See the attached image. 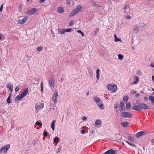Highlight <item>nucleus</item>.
<instances>
[{
	"label": "nucleus",
	"mask_w": 154,
	"mask_h": 154,
	"mask_svg": "<svg viewBox=\"0 0 154 154\" xmlns=\"http://www.w3.org/2000/svg\"><path fill=\"white\" fill-rule=\"evenodd\" d=\"M91 3L92 4V5L94 6H95L97 5V3L94 2L92 1L91 2Z\"/></svg>",
	"instance_id": "3c124183"
},
{
	"label": "nucleus",
	"mask_w": 154,
	"mask_h": 154,
	"mask_svg": "<svg viewBox=\"0 0 154 154\" xmlns=\"http://www.w3.org/2000/svg\"><path fill=\"white\" fill-rule=\"evenodd\" d=\"M119 107V104L118 103H116L114 107L115 109H117Z\"/></svg>",
	"instance_id": "c03bdc74"
},
{
	"label": "nucleus",
	"mask_w": 154,
	"mask_h": 154,
	"mask_svg": "<svg viewBox=\"0 0 154 154\" xmlns=\"http://www.w3.org/2000/svg\"><path fill=\"white\" fill-rule=\"evenodd\" d=\"M56 122V120H54L51 124V128L53 129V131H54V130L55 124Z\"/></svg>",
	"instance_id": "aec40b11"
},
{
	"label": "nucleus",
	"mask_w": 154,
	"mask_h": 154,
	"mask_svg": "<svg viewBox=\"0 0 154 154\" xmlns=\"http://www.w3.org/2000/svg\"><path fill=\"white\" fill-rule=\"evenodd\" d=\"M82 9V7L81 5H78L76 8V10L78 12L79 11H81Z\"/></svg>",
	"instance_id": "c756f323"
},
{
	"label": "nucleus",
	"mask_w": 154,
	"mask_h": 154,
	"mask_svg": "<svg viewBox=\"0 0 154 154\" xmlns=\"http://www.w3.org/2000/svg\"><path fill=\"white\" fill-rule=\"evenodd\" d=\"M128 99V96H125L123 97V100L124 101H127Z\"/></svg>",
	"instance_id": "72a5a7b5"
},
{
	"label": "nucleus",
	"mask_w": 154,
	"mask_h": 154,
	"mask_svg": "<svg viewBox=\"0 0 154 154\" xmlns=\"http://www.w3.org/2000/svg\"><path fill=\"white\" fill-rule=\"evenodd\" d=\"M118 57L119 58L120 60H122L123 59V56L121 54H119L118 55Z\"/></svg>",
	"instance_id": "c9c22d12"
},
{
	"label": "nucleus",
	"mask_w": 154,
	"mask_h": 154,
	"mask_svg": "<svg viewBox=\"0 0 154 154\" xmlns=\"http://www.w3.org/2000/svg\"><path fill=\"white\" fill-rule=\"evenodd\" d=\"M110 152V154H116V150H112V149H111Z\"/></svg>",
	"instance_id": "58836bf2"
},
{
	"label": "nucleus",
	"mask_w": 154,
	"mask_h": 154,
	"mask_svg": "<svg viewBox=\"0 0 154 154\" xmlns=\"http://www.w3.org/2000/svg\"><path fill=\"white\" fill-rule=\"evenodd\" d=\"M65 32H70L72 31V29L71 28H69V29H65Z\"/></svg>",
	"instance_id": "ea45409f"
},
{
	"label": "nucleus",
	"mask_w": 154,
	"mask_h": 154,
	"mask_svg": "<svg viewBox=\"0 0 154 154\" xmlns=\"http://www.w3.org/2000/svg\"><path fill=\"white\" fill-rule=\"evenodd\" d=\"M22 4H20L19 5V10L21 8V7H22Z\"/></svg>",
	"instance_id": "338daca9"
},
{
	"label": "nucleus",
	"mask_w": 154,
	"mask_h": 154,
	"mask_svg": "<svg viewBox=\"0 0 154 154\" xmlns=\"http://www.w3.org/2000/svg\"><path fill=\"white\" fill-rule=\"evenodd\" d=\"M48 133L47 131H45L43 133V135H48Z\"/></svg>",
	"instance_id": "680f3d73"
},
{
	"label": "nucleus",
	"mask_w": 154,
	"mask_h": 154,
	"mask_svg": "<svg viewBox=\"0 0 154 154\" xmlns=\"http://www.w3.org/2000/svg\"><path fill=\"white\" fill-rule=\"evenodd\" d=\"M27 19V17H25L23 18L22 20H18V23L20 24H23L25 23Z\"/></svg>",
	"instance_id": "9b49d317"
},
{
	"label": "nucleus",
	"mask_w": 154,
	"mask_h": 154,
	"mask_svg": "<svg viewBox=\"0 0 154 154\" xmlns=\"http://www.w3.org/2000/svg\"><path fill=\"white\" fill-rule=\"evenodd\" d=\"M81 133L82 134H84L85 133V131L83 129L81 130L80 131Z\"/></svg>",
	"instance_id": "4d7b16f0"
},
{
	"label": "nucleus",
	"mask_w": 154,
	"mask_h": 154,
	"mask_svg": "<svg viewBox=\"0 0 154 154\" xmlns=\"http://www.w3.org/2000/svg\"><path fill=\"white\" fill-rule=\"evenodd\" d=\"M122 9L124 12L126 14H128L130 11L129 7L126 5L123 6Z\"/></svg>",
	"instance_id": "1a4fd4ad"
},
{
	"label": "nucleus",
	"mask_w": 154,
	"mask_h": 154,
	"mask_svg": "<svg viewBox=\"0 0 154 154\" xmlns=\"http://www.w3.org/2000/svg\"><path fill=\"white\" fill-rule=\"evenodd\" d=\"M131 106V104L130 103H128L126 105V108L127 109L129 110Z\"/></svg>",
	"instance_id": "473e14b6"
},
{
	"label": "nucleus",
	"mask_w": 154,
	"mask_h": 154,
	"mask_svg": "<svg viewBox=\"0 0 154 154\" xmlns=\"http://www.w3.org/2000/svg\"><path fill=\"white\" fill-rule=\"evenodd\" d=\"M100 77V70L97 69L96 70V78L97 79L99 80Z\"/></svg>",
	"instance_id": "412c9836"
},
{
	"label": "nucleus",
	"mask_w": 154,
	"mask_h": 154,
	"mask_svg": "<svg viewBox=\"0 0 154 154\" xmlns=\"http://www.w3.org/2000/svg\"><path fill=\"white\" fill-rule=\"evenodd\" d=\"M152 80L153 82H154V76H152Z\"/></svg>",
	"instance_id": "774afa93"
},
{
	"label": "nucleus",
	"mask_w": 154,
	"mask_h": 154,
	"mask_svg": "<svg viewBox=\"0 0 154 154\" xmlns=\"http://www.w3.org/2000/svg\"><path fill=\"white\" fill-rule=\"evenodd\" d=\"M35 125L39 126H42V124L41 122H40L39 121H37L35 123Z\"/></svg>",
	"instance_id": "2f4dec72"
},
{
	"label": "nucleus",
	"mask_w": 154,
	"mask_h": 154,
	"mask_svg": "<svg viewBox=\"0 0 154 154\" xmlns=\"http://www.w3.org/2000/svg\"><path fill=\"white\" fill-rule=\"evenodd\" d=\"M107 88L109 90L111 91L112 92H115L117 90V86L116 85H112L109 84L107 85Z\"/></svg>",
	"instance_id": "f03ea898"
},
{
	"label": "nucleus",
	"mask_w": 154,
	"mask_h": 154,
	"mask_svg": "<svg viewBox=\"0 0 154 154\" xmlns=\"http://www.w3.org/2000/svg\"><path fill=\"white\" fill-rule=\"evenodd\" d=\"M10 97H11V96L10 95L9 96V97H8V98L7 99V102L8 103H11V102L10 101H11V99L10 98Z\"/></svg>",
	"instance_id": "a19ab883"
},
{
	"label": "nucleus",
	"mask_w": 154,
	"mask_h": 154,
	"mask_svg": "<svg viewBox=\"0 0 154 154\" xmlns=\"http://www.w3.org/2000/svg\"><path fill=\"white\" fill-rule=\"evenodd\" d=\"M10 147V146L9 144L3 146L0 149V154H2L3 153H6Z\"/></svg>",
	"instance_id": "7ed1b4c3"
},
{
	"label": "nucleus",
	"mask_w": 154,
	"mask_h": 154,
	"mask_svg": "<svg viewBox=\"0 0 154 154\" xmlns=\"http://www.w3.org/2000/svg\"><path fill=\"white\" fill-rule=\"evenodd\" d=\"M132 109L140 111L139 109L138 105L133 106L132 107Z\"/></svg>",
	"instance_id": "6ab92c4d"
},
{
	"label": "nucleus",
	"mask_w": 154,
	"mask_h": 154,
	"mask_svg": "<svg viewBox=\"0 0 154 154\" xmlns=\"http://www.w3.org/2000/svg\"><path fill=\"white\" fill-rule=\"evenodd\" d=\"M74 21L73 20H71L69 23V26H71L72 25L74 24Z\"/></svg>",
	"instance_id": "8fccbe9b"
},
{
	"label": "nucleus",
	"mask_w": 154,
	"mask_h": 154,
	"mask_svg": "<svg viewBox=\"0 0 154 154\" xmlns=\"http://www.w3.org/2000/svg\"><path fill=\"white\" fill-rule=\"evenodd\" d=\"M4 37V35L2 34H0V40H2Z\"/></svg>",
	"instance_id": "603ef678"
},
{
	"label": "nucleus",
	"mask_w": 154,
	"mask_h": 154,
	"mask_svg": "<svg viewBox=\"0 0 154 154\" xmlns=\"http://www.w3.org/2000/svg\"><path fill=\"white\" fill-rule=\"evenodd\" d=\"M149 100L151 101L152 104H154V97L152 96H150L149 98Z\"/></svg>",
	"instance_id": "a211bd4d"
},
{
	"label": "nucleus",
	"mask_w": 154,
	"mask_h": 154,
	"mask_svg": "<svg viewBox=\"0 0 154 154\" xmlns=\"http://www.w3.org/2000/svg\"><path fill=\"white\" fill-rule=\"evenodd\" d=\"M134 81L132 83V84H138L139 81L138 77V76H134Z\"/></svg>",
	"instance_id": "4468645a"
},
{
	"label": "nucleus",
	"mask_w": 154,
	"mask_h": 154,
	"mask_svg": "<svg viewBox=\"0 0 154 154\" xmlns=\"http://www.w3.org/2000/svg\"><path fill=\"white\" fill-rule=\"evenodd\" d=\"M88 72L89 73L90 75H92L93 74V72L91 69L90 68H88Z\"/></svg>",
	"instance_id": "4c0bfd02"
},
{
	"label": "nucleus",
	"mask_w": 154,
	"mask_h": 154,
	"mask_svg": "<svg viewBox=\"0 0 154 154\" xmlns=\"http://www.w3.org/2000/svg\"><path fill=\"white\" fill-rule=\"evenodd\" d=\"M59 140V138L57 137H55L54 139V141L55 143H57V142Z\"/></svg>",
	"instance_id": "37998d69"
},
{
	"label": "nucleus",
	"mask_w": 154,
	"mask_h": 154,
	"mask_svg": "<svg viewBox=\"0 0 154 154\" xmlns=\"http://www.w3.org/2000/svg\"><path fill=\"white\" fill-rule=\"evenodd\" d=\"M152 134V135L154 134V131H152L151 132H147L145 131H141L137 133L135 135H144L145 134Z\"/></svg>",
	"instance_id": "6e6552de"
},
{
	"label": "nucleus",
	"mask_w": 154,
	"mask_h": 154,
	"mask_svg": "<svg viewBox=\"0 0 154 154\" xmlns=\"http://www.w3.org/2000/svg\"><path fill=\"white\" fill-rule=\"evenodd\" d=\"M121 115L122 117L128 118H131L133 116V115L130 112H121Z\"/></svg>",
	"instance_id": "39448f33"
},
{
	"label": "nucleus",
	"mask_w": 154,
	"mask_h": 154,
	"mask_svg": "<svg viewBox=\"0 0 154 154\" xmlns=\"http://www.w3.org/2000/svg\"><path fill=\"white\" fill-rule=\"evenodd\" d=\"M125 108L124 103L123 101H121L120 103V109L121 113L124 110Z\"/></svg>",
	"instance_id": "f8f14e48"
},
{
	"label": "nucleus",
	"mask_w": 154,
	"mask_h": 154,
	"mask_svg": "<svg viewBox=\"0 0 154 154\" xmlns=\"http://www.w3.org/2000/svg\"><path fill=\"white\" fill-rule=\"evenodd\" d=\"M77 12H78L77 11V10H76V9L73 10L70 14L71 16H72L76 14Z\"/></svg>",
	"instance_id": "b1692460"
},
{
	"label": "nucleus",
	"mask_w": 154,
	"mask_h": 154,
	"mask_svg": "<svg viewBox=\"0 0 154 154\" xmlns=\"http://www.w3.org/2000/svg\"><path fill=\"white\" fill-rule=\"evenodd\" d=\"M58 94L57 91V90H56L54 91V94L52 98V100H53L54 102H55V103H56L57 102L56 101L57 100V97L58 96Z\"/></svg>",
	"instance_id": "9d476101"
},
{
	"label": "nucleus",
	"mask_w": 154,
	"mask_h": 154,
	"mask_svg": "<svg viewBox=\"0 0 154 154\" xmlns=\"http://www.w3.org/2000/svg\"><path fill=\"white\" fill-rule=\"evenodd\" d=\"M126 142L129 145L131 146H133L136 147V146L134 145L133 144L131 143H130L128 142V141H126Z\"/></svg>",
	"instance_id": "49530a36"
},
{
	"label": "nucleus",
	"mask_w": 154,
	"mask_h": 154,
	"mask_svg": "<svg viewBox=\"0 0 154 154\" xmlns=\"http://www.w3.org/2000/svg\"><path fill=\"white\" fill-rule=\"evenodd\" d=\"M93 100L94 102L97 103H99L101 102L100 99L97 97H94Z\"/></svg>",
	"instance_id": "dca6fc26"
},
{
	"label": "nucleus",
	"mask_w": 154,
	"mask_h": 154,
	"mask_svg": "<svg viewBox=\"0 0 154 154\" xmlns=\"http://www.w3.org/2000/svg\"><path fill=\"white\" fill-rule=\"evenodd\" d=\"M49 83L51 88L52 89H53L54 85V80L52 77L50 78L49 80Z\"/></svg>",
	"instance_id": "423d86ee"
},
{
	"label": "nucleus",
	"mask_w": 154,
	"mask_h": 154,
	"mask_svg": "<svg viewBox=\"0 0 154 154\" xmlns=\"http://www.w3.org/2000/svg\"><path fill=\"white\" fill-rule=\"evenodd\" d=\"M37 9L36 8L29 9V14L32 15L35 13L37 11Z\"/></svg>",
	"instance_id": "2eb2a0df"
},
{
	"label": "nucleus",
	"mask_w": 154,
	"mask_h": 154,
	"mask_svg": "<svg viewBox=\"0 0 154 154\" xmlns=\"http://www.w3.org/2000/svg\"><path fill=\"white\" fill-rule=\"evenodd\" d=\"M87 119V118L85 116H83L82 117V119L84 121H86Z\"/></svg>",
	"instance_id": "bf43d9fd"
},
{
	"label": "nucleus",
	"mask_w": 154,
	"mask_h": 154,
	"mask_svg": "<svg viewBox=\"0 0 154 154\" xmlns=\"http://www.w3.org/2000/svg\"><path fill=\"white\" fill-rule=\"evenodd\" d=\"M139 28L137 25L134 26L133 28V31L135 33H137L139 31Z\"/></svg>",
	"instance_id": "ddd939ff"
},
{
	"label": "nucleus",
	"mask_w": 154,
	"mask_h": 154,
	"mask_svg": "<svg viewBox=\"0 0 154 154\" xmlns=\"http://www.w3.org/2000/svg\"><path fill=\"white\" fill-rule=\"evenodd\" d=\"M7 87L8 88L11 92L13 91V86L11 84L9 83L8 84Z\"/></svg>",
	"instance_id": "f3484780"
},
{
	"label": "nucleus",
	"mask_w": 154,
	"mask_h": 154,
	"mask_svg": "<svg viewBox=\"0 0 154 154\" xmlns=\"http://www.w3.org/2000/svg\"><path fill=\"white\" fill-rule=\"evenodd\" d=\"M126 18L127 19H130L131 18V17L129 15H128L126 16Z\"/></svg>",
	"instance_id": "e2e57ef3"
},
{
	"label": "nucleus",
	"mask_w": 154,
	"mask_h": 154,
	"mask_svg": "<svg viewBox=\"0 0 154 154\" xmlns=\"http://www.w3.org/2000/svg\"><path fill=\"white\" fill-rule=\"evenodd\" d=\"M91 132L92 134H97V131L96 129H91Z\"/></svg>",
	"instance_id": "a878e982"
},
{
	"label": "nucleus",
	"mask_w": 154,
	"mask_h": 154,
	"mask_svg": "<svg viewBox=\"0 0 154 154\" xmlns=\"http://www.w3.org/2000/svg\"><path fill=\"white\" fill-rule=\"evenodd\" d=\"M110 150H109L103 154H110Z\"/></svg>",
	"instance_id": "5fc2aeb1"
},
{
	"label": "nucleus",
	"mask_w": 154,
	"mask_h": 154,
	"mask_svg": "<svg viewBox=\"0 0 154 154\" xmlns=\"http://www.w3.org/2000/svg\"><path fill=\"white\" fill-rule=\"evenodd\" d=\"M98 106L101 109H104V105L103 103H99L98 104Z\"/></svg>",
	"instance_id": "cd10ccee"
},
{
	"label": "nucleus",
	"mask_w": 154,
	"mask_h": 154,
	"mask_svg": "<svg viewBox=\"0 0 154 154\" xmlns=\"http://www.w3.org/2000/svg\"><path fill=\"white\" fill-rule=\"evenodd\" d=\"M3 8V4H2V5L0 6V12H1Z\"/></svg>",
	"instance_id": "13d9d810"
},
{
	"label": "nucleus",
	"mask_w": 154,
	"mask_h": 154,
	"mask_svg": "<svg viewBox=\"0 0 154 154\" xmlns=\"http://www.w3.org/2000/svg\"><path fill=\"white\" fill-rule=\"evenodd\" d=\"M58 11L60 13H62L63 12V9L62 8L59 7L58 8Z\"/></svg>",
	"instance_id": "c85d7f7f"
},
{
	"label": "nucleus",
	"mask_w": 154,
	"mask_h": 154,
	"mask_svg": "<svg viewBox=\"0 0 154 154\" xmlns=\"http://www.w3.org/2000/svg\"><path fill=\"white\" fill-rule=\"evenodd\" d=\"M114 37L115 38V42L121 41V39L117 38L116 35H114Z\"/></svg>",
	"instance_id": "7c9ffc66"
},
{
	"label": "nucleus",
	"mask_w": 154,
	"mask_h": 154,
	"mask_svg": "<svg viewBox=\"0 0 154 154\" xmlns=\"http://www.w3.org/2000/svg\"><path fill=\"white\" fill-rule=\"evenodd\" d=\"M42 83H43V82H42L41 85V92H42V91H43Z\"/></svg>",
	"instance_id": "052dcab7"
},
{
	"label": "nucleus",
	"mask_w": 154,
	"mask_h": 154,
	"mask_svg": "<svg viewBox=\"0 0 154 154\" xmlns=\"http://www.w3.org/2000/svg\"><path fill=\"white\" fill-rule=\"evenodd\" d=\"M28 93V88H26L23 92L16 96L15 100L16 101H19L22 99Z\"/></svg>",
	"instance_id": "f257e3e1"
},
{
	"label": "nucleus",
	"mask_w": 154,
	"mask_h": 154,
	"mask_svg": "<svg viewBox=\"0 0 154 154\" xmlns=\"http://www.w3.org/2000/svg\"><path fill=\"white\" fill-rule=\"evenodd\" d=\"M59 32L61 34H63L65 32V29H63L60 30L59 31Z\"/></svg>",
	"instance_id": "f704fd0d"
},
{
	"label": "nucleus",
	"mask_w": 154,
	"mask_h": 154,
	"mask_svg": "<svg viewBox=\"0 0 154 154\" xmlns=\"http://www.w3.org/2000/svg\"><path fill=\"white\" fill-rule=\"evenodd\" d=\"M138 106L140 110L142 109H149V107L145 104L141 103L138 105Z\"/></svg>",
	"instance_id": "0eeeda50"
},
{
	"label": "nucleus",
	"mask_w": 154,
	"mask_h": 154,
	"mask_svg": "<svg viewBox=\"0 0 154 154\" xmlns=\"http://www.w3.org/2000/svg\"><path fill=\"white\" fill-rule=\"evenodd\" d=\"M99 28H98V29H97L96 30V31H95L94 33L93 34V35H95L97 33V32L99 30Z\"/></svg>",
	"instance_id": "864d4df0"
},
{
	"label": "nucleus",
	"mask_w": 154,
	"mask_h": 154,
	"mask_svg": "<svg viewBox=\"0 0 154 154\" xmlns=\"http://www.w3.org/2000/svg\"><path fill=\"white\" fill-rule=\"evenodd\" d=\"M66 3L69 5H73L74 4L73 2L71 0H67Z\"/></svg>",
	"instance_id": "bb28decb"
},
{
	"label": "nucleus",
	"mask_w": 154,
	"mask_h": 154,
	"mask_svg": "<svg viewBox=\"0 0 154 154\" xmlns=\"http://www.w3.org/2000/svg\"><path fill=\"white\" fill-rule=\"evenodd\" d=\"M61 150V147H59L58 148V149L56 150V152L57 153H59Z\"/></svg>",
	"instance_id": "09e8293b"
},
{
	"label": "nucleus",
	"mask_w": 154,
	"mask_h": 154,
	"mask_svg": "<svg viewBox=\"0 0 154 154\" xmlns=\"http://www.w3.org/2000/svg\"><path fill=\"white\" fill-rule=\"evenodd\" d=\"M77 32L79 33H80L82 36H84V33L81 30H78L77 31Z\"/></svg>",
	"instance_id": "a18cd8bd"
},
{
	"label": "nucleus",
	"mask_w": 154,
	"mask_h": 154,
	"mask_svg": "<svg viewBox=\"0 0 154 154\" xmlns=\"http://www.w3.org/2000/svg\"><path fill=\"white\" fill-rule=\"evenodd\" d=\"M43 49V48L42 47H38L37 48V50L39 51H41Z\"/></svg>",
	"instance_id": "de8ad7c7"
},
{
	"label": "nucleus",
	"mask_w": 154,
	"mask_h": 154,
	"mask_svg": "<svg viewBox=\"0 0 154 154\" xmlns=\"http://www.w3.org/2000/svg\"><path fill=\"white\" fill-rule=\"evenodd\" d=\"M110 138H111L112 139H116V140H120L121 139L122 137L120 136V137H119V138H117L116 137V135H115V137H113V138L111 137H110Z\"/></svg>",
	"instance_id": "79ce46f5"
},
{
	"label": "nucleus",
	"mask_w": 154,
	"mask_h": 154,
	"mask_svg": "<svg viewBox=\"0 0 154 154\" xmlns=\"http://www.w3.org/2000/svg\"><path fill=\"white\" fill-rule=\"evenodd\" d=\"M130 92L132 94H135L136 93L137 91H134V90H131L130 91Z\"/></svg>",
	"instance_id": "6e6d98bb"
},
{
	"label": "nucleus",
	"mask_w": 154,
	"mask_h": 154,
	"mask_svg": "<svg viewBox=\"0 0 154 154\" xmlns=\"http://www.w3.org/2000/svg\"><path fill=\"white\" fill-rule=\"evenodd\" d=\"M122 126L124 127H127L128 126V124L126 122H123L121 124Z\"/></svg>",
	"instance_id": "5701e85b"
},
{
	"label": "nucleus",
	"mask_w": 154,
	"mask_h": 154,
	"mask_svg": "<svg viewBox=\"0 0 154 154\" xmlns=\"http://www.w3.org/2000/svg\"><path fill=\"white\" fill-rule=\"evenodd\" d=\"M21 88V87L20 86L18 85L15 88V91L16 92L18 91H19L20 88Z\"/></svg>",
	"instance_id": "e433bc0d"
},
{
	"label": "nucleus",
	"mask_w": 154,
	"mask_h": 154,
	"mask_svg": "<svg viewBox=\"0 0 154 154\" xmlns=\"http://www.w3.org/2000/svg\"><path fill=\"white\" fill-rule=\"evenodd\" d=\"M101 123V120H100L97 119L96 120L95 122V124L96 125H100Z\"/></svg>",
	"instance_id": "393cba45"
},
{
	"label": "nucleus",
	"mask_w": 154,
	"mask_h": 154,
	"mask_svg": "<svg viewBox=\"0 0 154 154\" xmlns=\"http://www.w3.org/2000/svg\"><path fill=\"white\" fill-rule=\"evenodd\" d=\"M144 99L145 100H148V98L147 97H145L144 98Z\"/></svg>",
	"instance_id": "0e129e2a"
},
{
	"label": "nucleus",
	"mask_w": 154,
	"mask_h": 154,
	"mask_svg": "<svg viewBox=\"0 0 154 154\" xmlns=\"http://www.w3.org/2000/svg\"><path fill=\"white\" fill-rule=\"evenodd\" d=\"M140 96V94H137L135 95V97H138Z\"/></svg>",
	"instance_id": "69168bd1"
},
{
	"label": "nucleus",
	"mask_w": 154,
	"mask_h": 154,
	"mask_svg": "<svg viewBox=\"0 0 154 154\" xmlns=\"http://www.w3.org/2000/svg\"><path fill=\"white\" fill-rule=\"evenodd\" d=\"M44 107V103L42 101L41 102H40L38 103H36L35 105L36 111L38 112L39 110L42 109Z\"/></svg>",
	"instance_id": "20e7f679"
},
{
	"label": "nucleus",
	"mask_w": 154,
	"mask_h": 154,
	"mask_svg": "<svg viewBox=\"0 0 154 154\" xmlns=\"http://www.w3.org/2000/svg\"><path fill=\"white\" fill-rule=\"evenodd\" d=\"M128 140L131 142H133L134 141V138L131 135H128Z\"/></svg>",
	"instance_id": "4be33fe9"
}]
</instances>
